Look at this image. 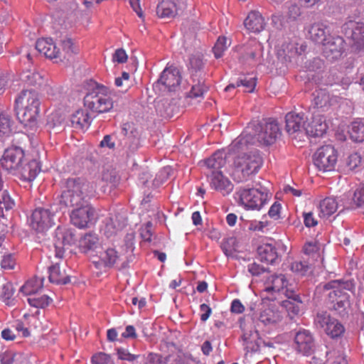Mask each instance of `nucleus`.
<instances>
[{"label":"nucleus","mask_w":364,"mask_h":364,"mask_svg":"<svg viewBox=\"0 0 364 364\" xmlns=\"http://www.w3.org/2000/svg\"><path fill=\"white\" fill-rule=\"evenodd\" d=\"M41 100L38 93L33 90H22L15 100V110L21 124L34 129L38 125Z\"/></svg>","instance_id":"obj_1"},{"label":"nucleus","mask_w":364,"mask_h":364,"mask_svg":"<svg viewBox=\"0 0 364 364\" xmlns=\"http://www.w3.org/2000/svg\"><path fill=\"white\" fill-rule=\"evenodd\" d=\"M354 287L352 281L342 279L332 280L324 285V289L329 291L328 302L341 316L349 313L350 301L348 291H352Z\"/></svg>","instance_id":"obj_2"},{"label":"nucleus","mask_w":364,"mask_h":364,"mask_svg":"<svg viewBox=\"0 0 364 364\" xmlns=\"http://www.w3.org/2000/svg\"><path fill=\"white\" fill-rule=\"evenodd\" d=\"M92 192V186L85 178H68L61 193L60 203L70 208L82 205L87 203V198Z\"/></svg>","instance_id":"obj_3"},{"label":"nucleus","mask_w":364,"mask_h":364,"mask_svg":"<svg viewBox=\"0 0 364 364\" xmlns=\"http://www.w3.org/2000/svg\"><path fill=\"white\" fill-rule=\"evenodd\" d=\"M263 301H274L282 299L284 296L294 301L301 303L300 296L294 289L289 288V282L284 274H272L264 283Z\"/></svg>","instance_id":"obj_4"},{"label":"nucleus","mask_w":364,"mask_h":364,"mask_svg":"<svg viewBox=\"0 0 364 364\" xmlns=\"http://www.w3.org/2000/svg\"><path fill=\"white\" fill-rule=\"evenodd\" d=\"M263 164V160L257 151L243 153L235 157L232 176L238 183L245 181L249 176L257 173Z\"/></svg>","instance_id":"obj_5"},{"label":"nucleus","mask_w":364,"mask_h":364,"mask_svg":"<svg viewBox=\"0 0 364 364\" xmlns=\"http://www.w3.org/2000/svg\"><path fill=\"white\" fill-rule=\"evenodd\" d=\"M237 203L245 210H259L271 199L272 194L264 188H240L235 193Z\"/></svg>","instance_id":"obj_6"},{"label":"nucleus","mask_w":364,"mask_h":364,"mask_svg":"<svg viewBox=\"0 0 364 364\" xmlns=\"http://www.w3.org/2000/svg\"><path fill=\"white\" fill-rule=\"evenodd\" d=\"M314 164L323 172L335 169L338 161V152L333 146L327 144L319 147L314 154Z\"/></svg>","instance_id":"obj_7"},{"label":"nucleus","mask_w":364,"mask_h":364,"mask_svg":"<svg viewBox=\"0 0 364 364\" xmlns=\"http://www.w3.org/2000/svg\"><path fill=\"white\" fill-rule=\"evenodd\" d=\"M85 106L92 112L105 113L113 107V100L109 95L97 90H92L84 97Z\"/></svg>","instance_id":"obj_8"},{"label":"nucleus","mask_w":364,"mask_h":364,"mask_svg":"<svg viewBox=\"0 0 364 364\" xmlns=\"http://www.w3.org/2000/svg\"><path fill=\"white\" fill-rule=\"evenodd\" d=\"M55 224V213L50 208L38 207L30 217L31 228L38 232H44Z\"/></svg>","instance_id":"obj_9"},{"label":"nucleus","mask_w":364,"mask_h":364,"mask_svg":"<svg viewBox=\"0 0 364 364\" xmlns=\"http://www.w3.org/2000/svg\"><path fill=\"white\" fill-rule=\"evenodd\" d=\"M255 134L258 141L264 145L274 143L279 134V125L275 120L269 119L255 125Z\"/></svg>","instance_id":"obj_10"},{"label":"nucleus","mask_w":364,"mask_h":364,"mask_svg":"<svg viewBox=\"0 0 364 364\" xmlns=\"http://www.w3.org/2000/svg\"><path fill=\"white\" fill-rule=\"evenodd\" d=\"M342 31L351 40L353 48L364 50V23L349 21L343 25Z\"/></svg>","instance_id":"obj_11"},{"label":"nucleus","mask_w":364,"mask_h":364,"mask_svg":"<svg viewBox=\"0 0 364 364\" xmlns=\"http://www.w3.org/2000/svg\"><path fill=\"white\" fill-rule=\"evenodd\" d=\"M25 152L18 146L6 149L1 159V166L9 173L13 174L18 167L24 162Z\"/></svg>","instance_id":"obj_12"},{"label":"nucleus","mask_w":364,"mask_h":364,"mask_svg":"<svg viewBox=\"0 0 364 364\" xmlns=\"http://www.w3.org/2000/svg\"><path fill=\"white\" fill-rule=\"evenodd\" d=\"M95 212L94 208L88 203L75 206L70 214V221L78 228H86L92 223Z\"/></svg>","instance_id":"obj_13"},{"label":"nucleus","mask_w":364,"mask_h":364,"mask_svg":"<svg viewBox=\"0 0 364 364\" xmlns=\"http://www.w3.org/2000/svg\"><path fill=\"white\" fill-rule=\"evenodd\" d=\"M316 322L324 329L328 336L333 338L341 336L345 332L344 326L327 312L318 313L316 318Z\"/></svg>","instance_id":"obj_14"},{"label":"nucleus","mask_w":364,"mask_h":364,"mask_svg":"<svg viewBox=\"0 0 364 364\" xmlns=\"http://www.w3.org/2000/svg\"><path fill=\"white\" fill-rule=\"evenodd\" d=\"M283 319V315L274 306H265L263 301L262 307L259 315V322L269 329L276 328Z\"/></svg>","instance_id":"obj_15"},{"label":"nucleus","mask_w":364,"mask_h":364,"mask_svg":"<svg viewBox=\"0 0 364 364\" xmlns=\"http://www.w3.org/2000/svg\"><path fill=\"white\" fill-rule=\"evenodd\" d=\"M345 50V41L341 36H329L323 44V53L330 61L340 58Z\"/></svg>","instance_id":"obj_16"},{"label":"nucleus","mask_w":364,"mask_h":364,"mask_svg":"<svg viewBox=\"0 0 364 364\" xmlns=\"http://www.w3.org/2000/svg\"><path fill=\"white\" fill-rule=\"evenodd\" d=\"M328 129V124L326 117L319 112H315L311 119L306 122L305 134L314 137L321 136Z\"/></svg>","instance_id":"obj_17"},{"label":"nucleus","mask_w":364,"mask_h":364,"mask_svg":"<svg viewBox=\"0 0 364 364\" xmlns=\"http://www.w3.org/2000/svg\"><path fill=\"white\" fill-rule=\"evenodd\" d=\"M55 256L62 258L64 250L75 242V235L70 229L58 227L55 230Z\"/></svg>","instance_id":"obj_18"},{"label":"nucleus","mask_w":364,"mask_h":364,"mask_svg":"<svg viewBox=\"0 0 364 364\" xmlns=\"http://www.w3.org/2000/svg\"><path fill=\"white\" fill-rule=\"evenodd\" d=\"M263 48L261 43L256 40L250 41L244 46V53L240 58L243 63L255 65L261 63Z\"/></svg>","instance_id":"obj_19"},{"label":"nucleus","mask_w":364,"mask_h":364,"mask_svg":"<svg viewBox=\"0 0 364 364\" xmlns=\"http://www.w3.org/2000/svg\"><path fill=\"white\" fill-rule=\"evenodd\" d=\"M40 169L39 164L36 159L27 161L25 159L24 162L18 167L12 175L22 181L31 182L36 178L40 172Z\"/></svg>","instance_id":"obj_20"},{"label":"nucleus","mask_w":364,"mask_h":364,"mask_svg":"<svg viewBox=\"0 0 364 364\" xmlns=\"http://www.w3.org/2000/svg\"><path fill=\"white\" fill-rule=\"evenodd\" d=\"M294 348L299 353L311 354L314 348V340L308 330H300L294 336Z\"/></svg>","instance_id":"obj_21"},{"label":"nucleus","mask_w":364,"mask_h":364,"mask_svg":"<svg viewBox=\"0 0 364 364\" xmlns=\"http://www.w3.org/2000/svg\"><path fill=\"white\" fill-rule=\"evenodd\" d=\"M286 131L289 134H305L306 118L304 113L289 112L285 117Z\"/></svg>","instance_id":"obj_22"},{"label":"nucleus","mask_w":364,"mask_h":364,"mask_svg":"<svg viewBox=\"0 0 364 364\" xmlns=\"http://www.w3.org/2000/svg\"><path fill=\"white\" fill-rule=\"evenodd\" d=\"M181 81L180 71L173 65L166 67L159 80V82L164 85L168 91H175L179 87Z\"/></svg>","instance_id":"obj_23"},{"label":"nucleus","mask_w":364,"mask_h":364,"mask_svg":"<svg viewBox=\"0 0 364 364\" xmlns=\"http://www.w3.org/2000/svg\"><path fill=\"white\" fill-rule=\"evenodd\" d=\"M212 189L221 193L223 196L228 195L233 190V185L231 181L225 176L222 171L214 172L212 175L206 173Z\"/></svg>","instance_id":"obj_24"},{"label":"nucleus","mask_w":364,"mask_h":364,"mask_svg":"<svg viewBox=\"0 0 364 364\" xmlns=\"http://www.w3.org/2000/svg\"><path fill=\"white\" fill-rule=\"evenodd\" d=\"M36 49L46 57L55 59L56 62H58V58H61L60 49L56 47L51 38L38 39L36 43Z\"/></svg>","instance_id":"obj_25"},{"label":"nucleus","mask_w":364,"mask_h":364,"mask_svg":"<svg viewBox=\"0 0 364 364\" xmlns=\"http://www.w3.org/2000/svg\"><path fill=\"white\" fill-rule=\"evenodd\" d=\"M308 34L311 41L323 45L328 39L327 36L329 34V31L326 24L321 22H316L309 27Z\"/></svg>","instance_id":"obj_26"},{"label":"nucleus","mask_w":364,"mask_h":364,"mask_svg":"<svg viewBox=\"0 0 364 364\" xmlns=\"http://www.w3.org/2000/svg\"><path fill=\"white\" fill-rule=\"evenodd\" d=\"M203 163L207 170L205 173H209V175H212L214 172H220V168L224 166L226 161L224 153L217 151Z\"/></svg>","instance_id":"obj_27"},{"label":"nucleus","mask_w":364,"mask_h":364,"mask_svg":"<svg viewBox=\"0 0 364 364\" xmlns=\"http://www.w3.org/2000/svg\"><path fill=\"white\" fill-rule=\"evenodd\" d=\"M244 24L250 32L259 33L264 28L265 22L259 12L252 11L245 18Z\"/></svg>","instance_id":"obj_28"},{"label":"nucleus","mask_w":364,"mask_h":364,"mask_svg":"<svg viewBox=\"0 0 364 364\" xmlns=\"http://www.w3.org/2000/svg\"><path fill=\"white\" fill-rule=\"evenodd\" d=\"M259 259L267 264H274L278 259V252L275 246L269 243L260 245L257 248Z\"/></svg>","instance_id":"obj_29"},{"label":"nucleus","mask_w":364,"mask_h":364,"mask_svg":"<svg viewBox=\"0 0 364 364\" xmlns=\"http://www.w3.org/2000/svg\"><path fill=\"white\" fill-rule=\"evenodd\" d=\"M120 256L117 251L112 247H109L100 252L99 261H94L97 267L98 265H104L107 267H112L119 259Z\"/></svg>","instance_id":"obj_30"},{"label":"nucleus","mask_w":364,"mask_h":364,"mask_svg":"<svg viewBox=\"0 0 364 364\" xmlns=\"http://www.w3.org/2000/svg\"><path fill=\"white\" fill-rule=\"evenodd\" d=\"M71 123L75 129H87L91 124V117L87 110L80 109L72 114Z\"/></svg>","instance_id":"obj_31"},{"label":"nucleus","mask_w":364,"mask_h":364,"mask_svg":"<svg viewBox=\"0 0 364 364\" xmlns=\"http://www.w3.org/2000/svg\"><path fill=\"white\" fill-rule=\"evenodd\" d=\"M43 278L34 277L28 279L20 289V291L26 295L31 296L38 293L43 287Z\"/></svg>","instance_id":"obj_32"},{"label":"nucleus","mask_w":364,"mask_h":364,"mask_svg":"<svg viewBox=\"0 0 364 364\" xmlns=\"http://www.w3.org/2000/svg\"><path fill=\"white\" fill-rule=\"evenodd\" d=\"M49 280L57 284H65L70 282V277L65 270L61 269L59 264L52 265L49 267Z\"/></svg>","instance_id":"obj_33"},{"label":"nucleus","mask_w":364,"mask_h":364,"mask_svg":"<svg viewBox=\"0 0 364 364\" xmlns=\"http://www.w3.org/2000/svg\"><path fill=\"white\" fill-rule=\"evenodd\" d=\"M156 13L161 18H172L177 14V6L174 1L163 0L156 9Z\"/></svg>","instance_id":"obj_34"},{"label":"nucleus","mask_w":364,"mask_h":364,"mask_svg":"<svg viewBox=\"0 0 364 364\" xmlns=\"http://www.w3.org/2000/svg\"><path fill=\"white\" fill-rule=\"evenodd\" d=\"M318 208L321 217H329L336 212L338 203L334 198L327 197L320 202Z\"/></svg>","instance_id":"obj_35"},{"label":"nucleus","mask_w":364,"mask_h":364,"mask_svg":"<svg viewBox=\"0 0 364 364\" xmlns=\"http://www.w3.org/2000/svg\"><path fill=\"white\" fill-rule=\"evenodd\" d=\"M60 46L62 51H60L61 58H58V61L68 60L73 54L78 53L79 48L74 43L71 38H67L61 41Z\"/></svg>","instance_id":"obj_36"},{"label":"nucleus","mask_w":364,"mask_h":364,"mask_svg":"<svg viewBox=\"0 0 364 364\" xmlns=\"http://www.w3.org/2000/svg\"><path fill=\"white\" fill-rule=\"evenodd\" d=\"M333 98L331 97L330 94L323 91L319 90L316 92L314 97V104L318 109L323 110H328L332 105Z\"/></svg>","instance_id":"obj_37"},{"label":"nucleus","mask_w":364,"mask_h":364,"mask_svg":"<svg viewBox=\"0 0 364 364\" xmlns=\"http://www.w3.org/2000/svg\"><path fill=\"white\" fill-rule=\"evenodd\" d=\"M14 288L11 282H6L3 284L0 290V299L6 305L14 306L15 304V298L14 297Z\"/></svg>","instance_id":"obj_38"},{"label":"nucleus","mask_w":364,"mask_h":364,"mask_svg":"<svg viewBox=\"0 0 364 364\" xmlns=\"http://www.w3.org/2000/svg\"><path fill=\"white\" fill-rule=\"evenodd\" d=\"M52 301H53V299L46 294L39 295V294H34L28 298V304L31 306H33V307H36L38 309H39V308L44 309L46 307L48 306L51 304Z\"/></svg>","instance_id":"obj_39"},{"label":"nucleus","mask_w":364,"mask_h":364,"mask_svg":"<svg viewBox=\"0 0 364 364\" xmlns=\"http://www.w3.org/2000/svg\"><path fill=\"white\" fill-rule=\"evenodd\" d=\"M21 80L28 85L36 86L40 85L43 82L42 75L36 72L27 70L21 74Z\"/></svg>","instance_id":"obj_40"},{"label":"nucleus","mask_w":364,"mask_h":364,"mask_svg":"<svg viewBox=\"0 0 364 364\" xmlns=\"http://www.w3.org/2000/svg\"><path fill=\"white\" fill-rule=\"evenodd\" d=\"M230 45V41L227 38L224 36L219 37L213 48L215 57L216 58L222 57Z\"/></svg>","instance_id":"obj_41"},{"label":"nucleus","mask_w":364,"mask_h":364,"mask_svg":"<svg viewBox=\"0 0 364 364\" xmlns=\"http://www.w3.org/2000/svg\"><path fill=\"white\" fill-rule=\"evenodd\" d=\"M208 90V87L205 84L203 80L198 82L192 85L191 90L188 93L191 98H203L204 94Z\"/></svg>","instance_id":"obj_42"},{"label":"nucleus","mask_w":364,"mask_h":364,"mask_svg":"<svg viewBox=\"0 0 364 364\" xmlns=\"http://www.w3.org/2000/svg\"><path fill=\"white\" fill-rule=\"evenodd\" d=\"M14 206V201L11 199L6 190L0 189V216L3 215V209L9 210Z\"/></svg>","instance_id":"obj_43"},{"label":"nucleus","mask_w":364,"mask_h":364,"mask_svg":"<svg viewBox=\"0 0 364 364\" xmlns=\"http://www.w3.org/2000/svg\"><path fill=\"white\" fill-rule=\"evenodd\" d=\"M98 237L95 234H86L80 242V247L84 251L94 249L98 243Z\"/></svg>","instance_id":"obj_44"},{"label":"nucleus","mask_w":364,"mask_h":364,"mask_svg":"<svg viewBox=\"0 0 364 364\" xmlns=\"http://www.w3.org/2000/svg\"><path fill=\"white\" fill-rule=\"evenodd\" d=\"M350 138L356 142L364 141V124L355 122L352 125Z\"/></svg>","instance_id":"obj_45"},{"label":"nucleus","mask_w":364,"mask_h":364,"mask_svg":"<svg viewBox=\"0 0 364 364\" xmlns=\"http://www.w3.org/2000/svg\"><path fill=\"white\" fill-rule=\"evenodd\" d=\"M203 55L197 52L191 55L189 58L188 68L193 71L197 72L203 67Z\"/></svg>","instance_id":"obj_46"},{"label":"nucleus","mask_w":364,"mask_h":364,"mask_svg":"<svg viewBox=\"0 0 364 364\" xmlns=\"http://www.w3.org/2000/svg\"><path fill=\"white\" fill-rule=\"evenodd\" d=\"M11 132V119L5 113H0V138Z\"/></svg>","instance_id":"obj_47"},{"label":"nucleus","mask_w":364,"mask_h":364,"mask_svg":"<svg viewBox=\"0 0 364 364\" xmlns=\"http://www.w3.org/2000/svg\"><path fill=\"white\" fill-rule=\"evenodd\" d=\"M221 248L226 256H232L236 251V238L234 237L228 238L222 243Z\"/></svg>","instance_id":"obj_48"},{"label":"nucleus","mask_w":364,"mask_h":364,"mask_svg":"<svg viewBox=\"0 0 364 364\" xmlns=\"http://www.w3.org/2000/svg\"><path fill=\"white\" fill-rule=\"evenodd\" d=\"M353 203L357 208L364 207V183L360 184L354 191Z\"/></svg>","instance_id":"obj_49"},{"label":"nucleus","mask_w":364,"mask_h":364,"mask_svg":"<svg viewBox=\"0 0 364 364\" xmlns=\"http://www.w3.org/2000/svg\"><path fill=\"white\" fill-rule=\"evenodd\" d=\"M168 361V355L163 357L158 353H150L145 359L144 364H166Z\"/></svg>","instance_id":"obj_50"},{"label":"nucleus","mask_w":364,"mask_h":364,"mask_svg":"<svg viewBox=\"0 0 364 364\" xmlns=\"http://www.w3.org/2000/svg\"><path fill=\"white\" fill-rule=\"evenodd\" d=\"M292 272L301 275H305L310 269V266L306 262L295 261L291 264Z\"/></svg>","instance_id":"obj_51"},{"label":"nucleus","mask_w":364,"mask_h":364,"mask_svg":"<svg viewBox=\"0 0 364 364\" xmlns=\"http://www.w3.org/2000/svg\"><path fill=\"white\" fill-rule=\"evenodd\" d=\"M362 163L361 156L358 153H353L346 159V166L350 170H354Z\"/></svg>","instance_id":"obj_52"},{"label":"nucleus","mask_w":364,"mask_h":364,"mask_svg":"<svg viewBox=\"0 0 364 364\" xmlns=\"http://www.w3.org/2000/svg\"><path fill=\"white\" fill-rule=\"evenodd\" d=\"M92 364H114L111 357L104 353H99L92 357Z\"/></svg>","instance_id":"obj_53"},{"label":"nucleus","mask_w":364,"mask_h":364,"mask_svg":"<svg viewBox=\"0 0 364 364\" xmlns=\"http://www.w3.org/2000/svg\"><path fill=\"white\" fill-rule=\"evenodd\" d=\"M237 86H243L245 87V91L247 92H253L256 86V80L255 77H244L237 82Z\"/></svg>","instance_id":"obj_54"},{"label":"nucleus","mask_w":364,"mask_h":364,"mask_svg":"<svg viewBox=\"0 0 364 364\" xmlns=\"http://www.w3.org/2000/svg\"><path fill=\"white\" fill-rule=\"evenodd\" d=\"M319 250L320 244L316 241L308 242L304 246V252L308 255H318Z\"/></svg>","instance_id":"obj_55"},{"label":"nucleus","mask_w":364,"mask_h":364,"mask_svg":"<svg viewBox=\"0 0 364 364\" xmlns=\"http://www.w3.org/2000/svg\"><path fill=\"white\" fill-rule=\"evenodd\" d=\"M16 265V259L11 254L4 255L1 266L4 269H13Z\"/></svg>","instance_id":"obj_56"},{"label":"nucleus","mask_w":364,"mask_h":364,"mask_svg":"<svg viewBox=\"0 0 364 364\" xmlns=\"http://www.w3.org/2000/svg\"><path fill=\"white\" fill-rule=\"evenodd\" d=\"M152 224L151 222H148L144 227L140 229V235L144 241L151 242L152 237Z\"/></svg>","instance_id":"obj_57"},{"label":"nucleus","mask_w":364,"mask_h":364,"mask_svg":"<svg viewBox=\"0 0 364 364\" xmlns=\"http://www.w3.org/2000/svg\"><path fill=\"white\" fill-rule=\"evenodd\" d=\"M269 225V222L265 221H257L253 220L250 223L248 229L251 231H261L263 232L264 228Z\"/></svg>","instance_id":"obj_58"},{"label":"nucleus","mask_w":364,"mask_h":364,"mask_svg":"<svg viewBox=\"0 0 364 364\" xmlns=\"http://www.w3.org/2000/svg\"><path fill=\"white\" fill-rule=\"evenodd\" d=\"M282 210V205L278 202H274L270 207L268 215L274 220H279L280 218V213Z\"/></svg>","instance_id":"obj_59"},{"label":"nucleus","mask_w":364,"mask_h":364,"mask_svg":"<svg viewBox=\"0 0 364 364\" xmlns=\"http://www.w3.org/2000/svg\"><path fill=\"white\" fill-rule=\"evenodd\" d=\"M127 55L125 50L122 48L117 49L112 55V60L118 63H124L127 60Z\"/></svg>","instance_id":"obj_60"},{"label":"nucleus","mask_w":364,"mask_h":364,"mask_svg":"<svg viewBox=\"0 0 364 364\" xmlns=\"http://www.w3.org/2000/svg\"><path fill=\"white\" fill-rule=\"evenodd\" d=\"M301 15L300 7L296 4L291 5L288 9L287 16L291 21L296 20Z\"/></svg>","instance_id":"obj_61"},{"label":"nucleus","mask_w":364,"mask_h":364,"mask_svg":"<svg viewBox=\"0 0 364 364\" xmlns=\"http://www.w3.org/2000/svg\"><path fill=\"white\" fill-rule=\"evenodd\" d=\"M304 223L308 227H314L318 224V220L312 212L304 213Z\"/></svg>","instance_id":"obj_62"},{"label":"nucleus","mask_w":364,"mask_h":364,"mask_svg":"<svg viewBox=\"0 0 364 364\" xmlns=\"http://www.w3.org/2000/svg\"><path fill=\"white\" fill-rule=\"evenodd\" d=\"M117 355L119 359L128 361H134L137 357L136 355L130 353L127 350L124 348L118 349Z\"/></svg>","instance_id":"obj_63"},{"label":"nucleus","mask_w":364,"mask_h":364,"mask_svg":"<svg viewBox=\"0 0 364 364\" xmlns=\"http://www.w3.org/2000/svg\"><path fill=\"white\" fill-rule=\"evenodd\" d=\"M172 358L170 364H188L185 355L181 353L169 355L168 358Z\"/></svg>","instance_id":"obj_64"}]
</instances>
